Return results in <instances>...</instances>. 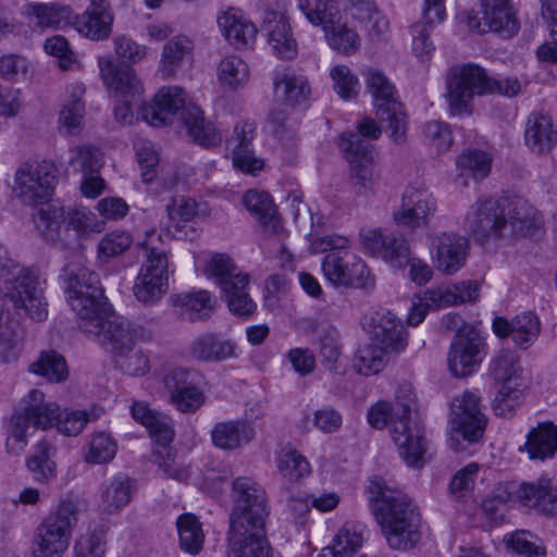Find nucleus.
<instances>
[{
	"instance_id": "1",
	"label": "nucleus",
	"mask_w": 557,
	"mask_h": 557,
	"mask_svg": "<svg viewBox=\"0 0 557 557\" xmlns=\"http://www.w3.org/2000/svg\"><path fill=\"white\" fill-rule=\"evenodd\" d=\"M232 499L227 557H272L265 531L270 510L263 487L250 478H237L232 484Z\"/></svg>"
},
{
	"instance_id": "2",
	"label": "nucleus",
	"mask_w": 557,
	"mask_h": 557,
	"mask_svg": "<svg viewBox=\"0 0 557 557\" xmlns=\"http://www.w3.org/2000/svg\"><path fill=\"white\" fill-rule=\"evenodd\" d=\"M372 512L388 546L396 550L413 548L421 539V516L411 498L380 476L367 486Z\"/></svg>"
},
{
	"instance_id": "3",
	"label": "nucleus",
	"mask_w": 557,
	"mask_h": 557,
	"mask_svg": "<svg viewBox=\"0 0 557 557\" xmlns=\"http://www.w3.org/2000/svg\"><path fill=\"white\" fill-rule=\"evenodd\" d=\"M95 411L66 410L61 411L54 403H46L45 395L38 389H32L22 400L21 407L11 418L10 434L7 438V449L10 454L20 455L27 445L30 428L47 429L54 423L60 433L76 436L85 425L95 421Z\"/></svg>"
},
{
	"instance_id": "4",
	"label": "nucleus",
	"mask_w": 557,
	"mask_h": 557,
	"mask_svg": "<svg viewBox=\"0 0 557 557\" xmlns=\"http://www.w3.org/2000/svg\"><path fill=\"white\" fill-rule=\"evenodd\" d=\"M522 88L516 77L493 78L474 63L450 67L446 75L445 97L451 114L471 113L475 96L497 94L516 97Z\"/></svg>"
},
{
	"instance_id": "5",
	"label": "nucleus",
	"mask_w": 557,
	"mask_h": 557,
	"mask_svg": "<svg viewBox=\"0 0 557 557\" xmlns=\"http://www.w3.org/2000/svg\"><path fill=\"white\" fill-rule=\"evenodd\" d=\"M347 237L329 234L312 242L315 252H326L321 262L324 277L335 287L373 289L375 278L366 262L349 250Z\"/></svg>"
},
{
	"instance_id": "6",
	"label": "nucleus",
	"mask_w": 557,
	"mask_h": 557,
	"mask_svg": "<svg viewBox=\"0 0 557 557\" xmlns=\"http://www.w3.org/2000/svg\"><path fill=\"white\" fill-rule=\"evenodd\" d=\"M395 419L391 424V436L399 456L409 467H421L426 450L424 429L417 417L416 394L410 384L398 387L394 404Z\"/></svg>"
},
{
	"instance_id": "7",
	"label": "nucleus",
	"mask_w": 557,
	"mask_h": 557,
	"mask_svg": "<svg viewBox=\"0 0 557 557\" xmlns=\"http://www.w3.org/2000/svg\"><path fill=\"white\" fill-rule=\"evenodd\" d=\"M0 284L2 293L10 297L16 308L24 309L30 319L37 322L47 319L48 304L38 277L11 260L1 244Z\"/></svg>"
},
{
	"instance_id": "8",
	"label": "nucleus",
	"mask_w": 557,
	"mask_h": 557,
	"mask_svg": "<svg viewBox=\"0 0 557 557\" xmlns=\"http://www.w3.org/2000/svg\"><path fill=\"white\" fill-rule=\"evenodd\" d=\"M62 288L79 323L98 318L106 305L99 274L79 262L65 264L60 272Z\"/></svg>"
},
{
	"instance_id": "9",
	"label": "nucleus",
	"mask_w": 557,
	"mask_h": 557,
	"mask_svg": "<svg viewBox=\"0 0 557 557\" xmlns=\"http://www.w3.org/2000/svg\"><path fill=\"white\" fill-rule=\"evenodd\" d=\"M77 521V504L71 499L61 500L35 528L32 556L62 557L69 548Z\"/></svg>"
},
{
	"instance_id": "10",
	"label": "nucleus",
	"mask_w": 557,
	"mask_h": 557,
	"mask_svg": "<svg viewBox=\"0 0 557 557\" xmlns=\"http://www.w3.org/2000/svg\"><path fill=\"white\" fill-rule=\"evenodd\" d=\"M37 230L51 242L69 240L71 232L74 238L79 239L88 233H100L104 230V222L85 209H72L65 211L63 207L49 205L47 209H40L35 219Z\"/></svg>"
},
{
	"instance_id": "11",
	"label": "nucleus",
	"mask_w": 557,
	"mask_h": 557,
	"mask_svg": "<svg viewBox=\"0 0 557 557\" xmlns=\"http://www.w3.org/2000/svg\"><path fill=\"white\" fill-rule=\"evenodd\" d=\"M362 76L373 98L377 119L387 123L391 137L396 144L406 138L407 114L392 81L379 69L368 67Z\"/></svg>"
},
{
	"instance_id": "12",
	"label": "nucleus",
	"mask_w": 557,
	"mask_h": 557,
	"mask_svg": "<svg viewBox=\"0 0 557 557\" xmlns=\"http://www.w3.org/2000/svg\"><path fill=\"white\" fill-rule=\"evenodd\" d=\"M206 273L221 287L232 313L238 317L252 314L256 304L248 293L250 277L227 255H213L207 263Z\"/></svg>"
},
{
	"instance_id": "13",
	"label": "nucleus",
	"mask_w": 557,
	"mask_h": 557,
	"mask_svg": "<svg viewBox=\"0 0 557 557\" xmlns=\"http://www.w3.org/2000/svg\"><path fill=\"white\" fill-rule=\"evenodd\" d=\"M481 395L476 391H465L454 397L450 406L451 435L449 446L454 451H463L467 446L482 440L487 418L482 411Z\"/></svg>"
},
{
	"instance_id": "14",
	"label": "nucleus",
	"mask_w": 557,
	"mask_h": 557,
	"mask_svg": "<svg viewBox=\"0 0 557 557\" xmlns=\"http://www.w3.org/2000/svg\"><path fill=\"white\" fill-rule=\"evenodd\" d=\"M490 373L502 383L493 403L496 416L511 417L523 396L522 369L519 357L512 350H500L490 363Z\"/></svg>"
},
{
	"instance_id": "15",
	"label": "nucleus",
	"mask_w": 557,
	"mask_h": 557,
	"mask_svg": "<svg viewBox=\"0 0 557 557\" xmlns=\"http://www.w3.org/2000/svg\"><path fill=\"white\" fill-rule=\"evenodd\" d=\"M339 148L350 164V182L356 194H374L380 186L381 176L374 164L372 146L362 141L359 135L342 134Z\"/></svg>"
},
{
	"instance_id": "16",
	"label": "nucleus",
	"mask_w": 557,
	"mask_h": 557,
	"mask_svg": "<svg viewBox=\"0 0 557 557\" xmlns=\"http://www.w3.org/2000/svg\"><path fill=\"white\" fill-rule=\"evenodd\" d=\"M58 168L52 161L23 164L15 173L14 193L27 206L45 205L52 197Z\"/></svg>"
},
{
	"instance_id": "17",
	"label": "nucleus",
	"mask_w": 557,
	"mask_h": 557,
	"mask_svg": "<svg viewBox=\"0 0 557 557\" xmlns=\"http://www.w3.org/2000/svg\"><path fill=\"white\" fill-rule=\"evenodd\" d=\"M358 235L361 249L367 255L380 258L396 269L406 265L410 247L403 235L386 233L381 227H361Z\"/></svg>"
},
{
	"instance_id": "18",
	"label": "nucleus",
	"mask_w": 557,
	"mask_h": 557,
	"mask_svg": "<svg viewBox=\"0 0 557 557\" xmlns=\"http://www.w3.org/2000/svg\"><path fill=\"white\" fill-rule=\"evenodd\" d=\"M506 199L476 201L466 218V225L476 240L507 239Z\"/></svg>"
},
{
	"instance_id": "19",
	"label": "nucleus",
	"mask_w": 557,
	"mask_h": 557,
	"mask_svg": "<svg viewBox=\"0 0 557 557\" xmlns=\"http://www.w3.org/2000/svg\"><path fill=\"white\" fill-rule=\"evenodd\" d=\"M485 344L472 325H463L456 332L448 354V367L453 375L463 377L476 371L484 352Z\"/></svg>"
},
{
	"instance_id": "20",
	"label": "nucleus",
	"mask_w": 557,
	"mask_h": 557,
	"mask_svg": "<svg viewBox=\"0 0 557 557\" xmlns=\"http://www.w3.org/2000/svg\"><path fill=\"white\" fill-rule=\"evenodd\" d=\"M436 208V200L426 188L410 185L404 190L393 220L398 226L410 230L428 227Z\"/></svg>"
},
{
	"instance_id": "21",
	"label": "nucleus",
	"mask_w": 557,
	"mask_h": 557,
	"mask_svg": "<svg viewBox=\"0 0 557 557\" xmlns=\"http://www.w3.org/2000/svg\"><path fill=\"white\" fill-rule=\"evenodd\" d=\"M483 27L480 23L472 24L470 27L479 32H493L503 38H512L520 29V22L517 17V11L511 0H479Z\"/></svg>"
},
{
	"instance_id": "22",
	"label": "nucleus",
	"mask_w": 557,
	"mask_h": 557,
	"mask_svg": "<svg viewBox=\"0 0 557 557\" xmlns=\"http://www.w3.org/2000/svg\"><path fill=\"white\" fill-rule=\"evenodd\" d=\"M431 249L435 251L433 262L445 274H454L466 263L469 242L457 233L443 232L430 237Z\"/></svg>"
},
{
	"instance_id": "23",
	"label": "nucleus",
	"mask_w": 557,
	"mask_h": 557,
	"mask_svg": "<svg viewBox=\"0 0 557 557\" xmlns=\"http://www.w3.org/2000/svg\"><path fill=\"white\" fill-rule=\"evenodd\" d=\"M79 329L89 335H94L102 343H109L114 355L128 351L134 346L132 323L123 318L113 317L103 319L101 314L95 320L79 323Z\"/></svg>"
},
{
	"instance_id": "24",
	"label": "nucleus",
	"mask_w": 557,
	"mask_h": 557,
	"mask_svg": "<svg viewBox=\"0 0 557 557\" xmlns=\"http://www.w3.org/2000/svg\"><path fill=\"white\" fill-rule=\"evenodd\" d=\"M98 66L100 77L110 91L121 98L140 100L143 84L131 66L116 64L111 55L99 57Z\"/></svg>"
},
{
	"instance_id": "25",
	"label": "nucleus",
	"mask_w": 557,
	"mask_h": 557,
	"mask_svg": "<svg viewBox=\"0 0 557 557\" xmlns=\"http://www.w3.org/2000/svg\"><path fill=\"white\" fill-rule=\"evenodd\" d=\"M256 129L253 122H239L235 125L233 135L227 139V147L233 153V165L251 175H256L264 165L263 160L257 158L252 149Z\"/></svg>"
},
{
	"instance_id": "26",
	"label": "nucleus",
	"mask_w": 557,
	"mask_h": 557,
	"mask_svg": "<svg viewBox=\"0 0 557 557\" xmlns=\"http://www.w3.org/2000/svg\"><path fill=\"white\" fill-rule=\"evenodd\" d=\"M370 333L375 344L391 352H401L408 345L405 325L388 310L376 311L371 317Z\"/></svg>"
},
{
	"instance_id": "27",
	"label": "nucleus",
	"mask_w": 557,
	"mask_h": 557,
	"mask_svg": "<svg viewBox=\"0 0 557 557\" xmlns=\"http://www.w3.org/2000/svg\"><path fill=\"white\" fill-rule=\"evenodd\" d=\"M493 331L499 338L511 337L516 346L528 349L541 333L539 318L532 312L517 314L511 321L497 317L493 321Z\"/></svg>"
},
{
	"instance_id": "28",
	"label": "nucleus",
	"mask_w": 557,
	"mask_h": 557,
	"mask_svg": "<svg viewBox=\"0 0 557 557\" xmlns=\"http://www.w3.org/2000/svg\"><path fill=\"white\" fill-rule=\"evenodd\" d=\"M114 15L109 0H90L82 15L74 17V26L79 34L91 40L107 39L111 32Z\"/></svg>"
},
{
	"instance_id": "29",
	"label": "nucleus",
	"mask_w": 557,
	"mask_h": 557,
	"mask_svg": "<svg viewBox=\"0 0 557 557\" xmlns=\"http://www.w3.org/2000/svg\"><path fill=\"white\" fill-rule=\"evenodd\" d=\"M512 495L519 504L544 515H557V486L550 480L523 482Z\"/></svg>"
},
{
	"instance_id": "30",
	"label": "nucleus",
	"mask_w": 557,
	"mask_h": 557,
	"mask_svg": "<svg viewBox=\"0 0 557 557\" xmlns=\"http://www.w3.org/2000/svg\"><path fill=\"white\" fill-rule=\"evenodd\" d=\"M262 28L268 33V41L275 55L284 60L296 58L297 41L287 18L282 13L272 10L265 11Z\"/></svg>"
},
{
	"instance_id": "31",
	"label": "nucleus",
	"mask_w": 557,
	"mask_h": 557,
	"mask_svg": "<svg viewBox=\"0 0 557 557\" xmlns=\"http://www.w3.org/2000/svg\"><path fill=\"white\" fill-rule=\"evenodd\" d=\"M273 85L276 97L287 107H304L310 100L311 86L308 77L290 69L275 71Z\"/></svg>"
},
{
	"instance_id": "32",
	"label": "nucleus",
	"mask_w": 557,
	"mask_h": 557,
	"mask_svg": "<svg viewBox=\"0 0 557 557\" xmlns=\"http://www.w3.org/2000/svg\"><path fill=\"white\" fill-rule=\"evenodd\" d=\"M242 202L249 213L259 221L264 231L275 235L284 232L282 216L269 193L249 189L243 196Z\"/></svg>"
},
{
	"instance_id": "33",
	"label": "nucleus",
	"mask_w": 557,
	"mask_h": 557,
	"mask_svg": "<svg viewBox=\"0 0 557 557\" xmlns=\"http://www.w3.org/2000/svg\"><path fill=\"white\" fill-rule=\"evenodd\" d=\"M188 351L193 359L202 362H221L238 356L236 343L216 333L199 335L190 343Z\"/></svg>"
},
{
	"instance_id": "34",
	"label": "nucleus",
	"mask_w": 557,
	"mask_h": 557,
	"mask_svg": "<svg viewBox=\"0 0 557 557\" xmlns=\"http://www.w3.org/2000/svg\"><path fill=\"white\" fill-rule=\"evenodd\" d=\"M210 433L212 444L222 450L240 449L256 436L252 423L243 419L218 422Z\"/></svg>"
},
{
	"instance_id": "35",
	"label": "nucleus",
	"mask_w": 557,
	"mask_h": 557,
	"mask_svg": "<svg viewBox=\"0 0 557 557\" xmlns=\"http://www.w3.org/2000/svg\"><path fill=\"white\" fill-rule=\"evenodd\" d=\"M507 239L531 236L542 225L537 210L528 201L506 199Z\"/></svg>"
},
{
	"instance_id": "36",
	"label": "nucleus",
	"mask_w": 557,
	"mask_h": 557,
	"mask_svg": "<svg viewBox=\"0 0 557 557\" xmlns=\"http://www.w3.org/2000/svg\"><path fill=\"white\" fill-rule=\"evenodd\" d=\"M218 25L225 39L236 49L251 47L257 38V26L231 8L218 17Z\"/></svg>"
},
{
	"instance_id": "37",
	"label": "nucleus",
	"mask_w": 557,
	"mask_h": 557,
	"mask_svg": "<svg viewBox=\"0 0 557 557\" xmlns=\"http://www.w3.org/2000/svg\"><path fill=\"white\" fill-rule=\"evenodd\" d=\"M134 491V482L125 474L104 481L99 487V510L106 515L119 513L131 503Z\"/></svg>"
},
{
	"instance_id": "38",
	"label": "nucleus",
	"mask_w": 557,
	"mask_h": 557,
	"mask_svg": "<svg viewBox=\"0 0 557 557\" xmlns=\"http://www.w3.org/2000/svg\"><path fill=\"white\" fill-rule=\"evenodd\" d=\"M181 108H186L184 90L177 86L162 87L153 104L146 109L145 119L153 126L166 125Z\"/></svg>"
},
{
	"instance_id": "39",
	"label": "nucleus",
	"mask_w": 557,
	"mask_h": 557,
	"mask_svg": "<svg viewBox=\"0 0 557 557\" xmlns=\"http://www.w3.org/2000/svg\"><path fill=\"white\" fill-rule=\"evenodd\" d=\"M480 285L475 281H465L458 284L440 286L428 289L423 300L435 308L449 307L479 298Z\"/></svg>"
},
{
	"instance_id": "40",
	"label": "nucleus",
	"mask_w": 557,
	"mask_h": 557,
	"mask_svg": "<svg viewBox=\"0 0 557 557\" xmlns=\"http://www.w3.org/2000/svg\"><path fill=\"white\" fill-rule=\"evenodd\" d=\"M524 139L534 152L549 151L557 143V131L550 116L540 112L531 113L525 123Z\"/></svg>"
},
{
	"instance_id": "41",
	"label": "nucleus",
	"mask_w": 557,
	"mask_h": 557,
	"mask_svg": "<svg viewBox=\"0 0 557 557\" xmlns=\"http://www.w3.org/2000/svg\"><path fill=\"white\" fill-rule=\"evenodd\" d=\"M182 120L189 137L196 144L210 148L222 143V135L212 122L205 119L199 107L195 104L187 106L182 112Z\"/></svg>"
},
{
	"instance_id": "42",
	"label": "nucleus",
	"mask_w": 557,
	"mask_h": 557,
	"mask_svg": "<svg viewBox=\"0 0 557 557\" xmlns=\"http://www.w3.org/2000/svg\"><path fill=\"white\" fill-rule=\"evenodd\" d=\"M524 447L530 459L553 458L557 453V426L552 422L539 423L529 432Z\"/></svg>"
},
{
	"instance_id": "43",
	"label": "nucleus",
	"mask_w": 557,
	"mask_h": 557,
	"mask_svg": "<svg viewBox=\"0 0 557 557\" xmlns=\"http://www.w3.org/2000/svg\"><path fill=\"white\" fill-rule=\"evenodd\" d=\"M24 13L36 18V25L41 28L64 27L72 23L73 11L69 5L61 3H28Z\"/></svg>"
},
{
	"instance_id": "44",
	"label": "nucleus",
	"mask_w": 557,
	"mask_h": 557,
	"mask_svg": "<svg viewBox=\"0 0 557 557\" xmlns=\"http://www.w3.org/2000/svg\"><path fill=\"white\" fill-rule=\"evenodd\" d=\"M7 300L14 302L4 293L0 295V360L4 363L15 361L20 356V338L15 332V323L11 319Z\"/></svg>"
},
{
	"instance_id": "45",
	"label": "nucleus",
	"mask_w": 557,
	"mask_h": 557,
	"mask_svg": "<svg viewBox=\"0 0 557 557\" xmlns=\"http://www.w3.org/2000/svg\"><path fill=\"white\" fill-rule=\"evenodd\" d=\"M298 9L310 24L320 26L323 30L342 21L336 0H298Z\"/></svg>"
},
{
	"instance_id": "46",
	"label": "nucleus",
	"mask_w": 557,
	"mask_h": 557,
	"mask_svg": "<svg viewBox=\"0 0 557 557\" xmlns=\"http://www.w3.org/2000/svg\"><path fill=\"white\" fill-rule=\"evenodd\" d=\"M175 306L184 309V314L189 321H197L210 317L215 298L208 290L178 294L174 297Z\"/></svg>"
},
{
	"instance_id": "47",
	"label": "nucleus",
	"mask_w": 557,
	"mask_h": 557,
	"mask_svg": "<svg viewBox=\"0 0 557 557\" xmlns=\"http://www.w3.org/2000/svg\"><path fill=\"white\" fill-rule=\"evenodd\" d=\"M28 370L55 383L65 381L69 375L65 358L53 349L41 351L37 360L29 364Z\"/></svg>"
},
{
	"instance_id": "48",
	"label": "nucleus",
	"mask_w": 557,
	"mask_h": 557,
	"mask_svg": "<svg viewBox=\"0 0 557 557\" xmlns=\"http://www.w3.org/2000/svg\"><path fill=\"white\" fill-rule=\"evenodd\" d=\"M193 51V41L186 36H176L163 47L159 71L164 78L175 75L182 61Z\"/></svg>"
},
{
	"instance_id": "49",
	"label": "nucleus",
	"mask_w": 557,
	"mask_h": 557,
	"mask_svg": "<svg viewBox=\"0 0 557 557\" xmlns=\"http://www.w3.org/2000/svg\"><path fill=\"white\" fill-rule=\"evenodd\" d=\"M249 66L238 55H227L218 65V79L221 86L236 90L244 87L249 81Z\"/></svg>"
},
{
	"instance_id": "50",
	"label": "nucleus",
	"mask_w": 557,
	"mask_h": 557,
	"mask_svg": "<svg viewBox=\"0 0 557 557\" xmlns=\"http://www.w3.org/2000/svg\"><path fill=\"white\" fill-rule=\"evenodd\" d=\"M85 88L75 84L71 86V100L63 106L60 112L59 121L64 132L69 135L78 133L82 129L85 115V104L82 97Z\"/></svg>"
},
{
	"instance_id": "51",
	"label": "nucleus",
	"mask_w": 557,
	"mask_h": 557,
	"mask_svg": "<svg viewBox=\"0 0 557 557\" xmlns=\"http://www.w3.org/2000/svg\"><path fill=\"white\" fill-rule=\"evenodd\" d=\"M55 454V447L48 441H40L35 453L27 460V468L38 482H47L55 476V463L51 457Z\"/></svg>"
},
{
	"instance_id": "52",
	"label": "nucleus",
	"mask_w": 557,
	"mask_h": 557,
	"mask_svg": "<svg viewBox=\"0 0 557 557\" xmlns=\"http://www.w3.org/2000/svg\"><path fill=\"white\" fill-rule=\"evenodd\" d=\"M363 541L362 529L346 523L335 535L332 546L323 549L322 557H326V552L333 557H349L362 546Z\"/></svg>"
},
{
	"instance_id": "53",
	"label": "nucleus",
	"mask_w": 557,
	"mask_h": 557,
	"mask_svg": "<svg viewBox=\"0 0 557 557\" xmlns=\"http://www.w3.org/2000/svg\"><path fill=\"white\" fill-rule=\"evenodd\" d=\"M323 32L327 45L341 54L352 55L361 46V38L358 33L341 22L333 24V27Z\"/></svg>"
},
{
	"instance_id": "54",
	"label": "nucleus",
	"mask_w": 557,
	"mask_h": 557,
	"mask_svg": "<svg viewBox=\"0 0 557 557\" xmlns=\"http://www.w3.org/2000/svg\"><path fill=\"white\" fill-rule=\"evenodd\" d=\"M181 548L191 555H197L203 545V532L197 517L184 513L176 521Z\"/></svg>"
},
{
	"instance_id": "55",
	"label": "nucleus",
	"mask_w": 557,
	"mask_h": 557,
	"mask_svg": "<svg viewBox=\"0 0 557 557\" xmlns=\"http://www.w3.org/2000/svg\"><path fill=\"white\" fill-rule=\"evenodd\" d=\"M168 289L166 278H160L156 274H147L139 271L133 293L136 299L144 305H153L159 301Z\"/></svg>"
},
{
	"instance_id": "56",
	"label": "nucleus",
	"mask_w": 557,
	"mask_h": 557,
	"mask_svg": "<svg viewBox=\"0 0 557 557\" xmlns=\"http://www.w3.org/2000/svg\"><path fill=\"white\" fill-rule=\"evenodd\" d=\"M387 352L391 351L375 343L361 346L355 356V368L358 373L366 376L376 374L384 369Z\"/></svg>"
},
{
	"instance_id": "57",
	"label": "nucleus",
	"mask_w": 557,
	"mask_h": 557,
	"mask_svg": "<svg viewBox=\"0 0 557 557\" xmlns=\"http://www.w3.org/2000/svg\"><path fill=\"white\" fill-rule=\"evenodd\" d=\"M117 445L109 434L96 432L88 441L84 460L89 465L109 463L115 457Z\"/></svg>"
},
{
	"instance_id": "58",
	"label": "nucleus",
	"mask_w": 557,
	"mask_h": 557,
	"mask_svg": "<svg viewBox=\"0 0 557 557\" xmlns=\"http://www.w3.org/2000/svg\"><path fill=\"white\" fill-rule=\"evenodd\" d=\"M319 354L322 366L334 373H342V343L335 329L324 331L319 339Z\"/></svg>"
},
{
	"instance_id": "59",
	"label": "nucleus",
	"mask_w": 557,
	"mask_h": 557,
	"mask_svg": "<svg viewBox=\"0 0 557 557\" xmlns=\"http://www.w3.org/2000/svg\"><path fill=\"white\" fill-rule=\"evenodd\" d=\"M277 467L280 473L292 483L299 482L311 473L309 461L296 449L283 450Z\"/></svg>"
},
{
	"instance_id": "60",
	"label": "nucleus",
	"mask_w": 557,
	"mask_h": 557,
	"mask_svg": "<svg viewBox=\"0 0 557 557\" xmlns=\"http://www.w3.org/2000/svg\"><path fill=\"white\" fill-rule=\"evenodd\" d=\"M460 176H472L475 180L486 177L491 171V157L482 150H468L460 154L456 161Z\"/></svg>"
},
{
	"instance_id": "61",
	"label": "nucleus",
	"mask_w": 557,
	"mask_h": 557,
	"mask_svg": "<svg viewBox=\"0 0 557 557\" xmlns=\"http://www.w3.org/2000/svg\"><path fill=\"white\" fill-rule=\"evenodd\" d=\"M106 552V530L99 525L82 534L75 542V557H101Z\"/></svg>"
},
{
	"instance_id": "62",
	"label": "nucleus",
	"mask_w": 557,
	"mask_h": 557,
	"mask_svg": "<svg viewBox=\"0 0 557 557\" xmlns=\"http://www.w3.org/2000/svg\"><path fill=\"white\" fill-rule=\"evenodd\" d=\"M203 381L205 377L199 371L187 368H175L164 377L165 386L171 392V396L175 393L201 387Z\"/></svg>"
},
{
	"instance_id": "63",
	"label": "nucleus",
	"mask_w": 557,
	"mask_h": 557,
	"mask_svg": "<svg viewBox=\"0 0 557 557\" xmlns=\"http://www.w3.org/2000/svg\"><path fill=\"white\" fill-rule=\"evenodd\" d=\"M144 260L140 271L147 274H156L160 278L169 280V259L166 252L149 244L141 246Z\"/></svg>"
},
{
	"instance_id": "64",
	"label": "nucleus",
	"mask_w": 557,
	"mask_h": 557,
	"mask_svg": "<svg viewBox=\"0 0 557 557\" xmlns=\"http://www.w3.org/2000/svg\"><path fill=\"white\" fill-rule=\"evenodd\" d=\"M69 163L75 171L84 175L96 173L100 168L99 151L91 146H77L72 148Z\"/></svg>"
}]
</instances>
